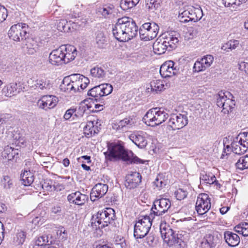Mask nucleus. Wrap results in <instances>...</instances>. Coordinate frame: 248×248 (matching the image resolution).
Returning a JSON list of instances; mask_svg holds the SVG:
<instances>
[{
  "label": "nucleus",
  "mask_w": 248,
  "mask_h": 248,
  "mask_svg": "<svg viewBox=\"0 0 248 248\" xmlns=\"http://www.w3.org/2000/svg\"><path fill=\"white\" fill-rule=\"evenodd\" d=\"M138 28L135 22L128 17L119 18L112 29L115 38L120 42H127L138 34Z\"/></svg>",
  "instance_id": "obj_1"
},
{
  "label": "nucleus",
  "mask_w": 248,
  "mask_h": 248,
  "mask_svg": "<svg viewBox=\"0 0 248 248\" xmlns=\"http://www.w3.org/2000/svg\"><path fill=\"white\" fill-rule=\"evenodd\" d=\"M169 117L167 110L163 108H155L148 110L143 117L147 125L155 127L165 122Z\"/></svg>",
  "instance_id": "obj_2"
},
{
  "label": "nucleus",
  "mask_w": 248,
  "mask_h": 248,
  "mask_svg": "<svg viewBox=\"0 0 248 248\" xmlns=\"http://www.w3.org/2000/svg\"><path fill=\"white\" fill-rule=\"evenodd\" d=\"M115 217V211L111 208L98 211L96 215L93 217L92 225L96 229H102L108 226Z\"/></svg>",
  "instance_id": "obj_3"
},
{
  "label": "nucleus",
  "mask_w": 248,
  "mask_h": 248,
  "mask_svg": "<svg viewBox=\"0 0 248 248\" xmlns=\"http://www.w3.org/2000/svg\"><path fill=\"white\" fill-rule=\"evenodd\" d=\"M154 218L151 216L142 217L135 224L134 236L136 239L145 237L149 232L152 226V221Z\"/></svg>",
  "instance_id": "obj_4"
},
{
  "label": "nucleus",
  "mask_w": 248,
  "mask_h": 248,
  "mask_svg": "<svg viewBox=\"0 0 248 248\" xmlns=\"http://www.w3.org/2000/svg\"><path fill=\"white\" fill-rule=\"evenodd\" d=\"M232 98V94L229 92H219L217 99V105L222 108L221 112L224 114H228L233 108L235 102Z\"/></svg>",
  "instance_id": "obj_5"
},
{
  "label": "nucleus",
  "mask_w": 248,
  "mask_h": 248,
  "mask_svg": "<svg viewBox=\"0 0 248 248\" xmlns=\"http://www.w3.org/2000/svg\"><path fill=\"white\" fill-rule=\"evenodd\" d=\"M161 237L164 243L169 247L175 246L180 242L181 239L169 226L161 224L160 227Z\"/></svg>",
  "instance_id": "obj_6"
},
{
  "label": "nucleus",
  "mask_w": 248,
  "mask_h": 248,
  "mask_svg": "<svg viewBox=\"0 0 248 248\" xmlns=\"http://www.w3.org/2000/svg\"><path fill=\"white\" fill-rule=\"evenodd\" d=\"M159 26L155 22L143 24L140 28V38L145 41L155 38L158 33Z\"/></svg>",
  "instance_id": "obj_7"
},
{
  "label": "nucleus",
  "mask_w": 248,
  "mask_h": 248,
  "mask_svg": "<svg viewBox=\"0 0 248 248\" xmlns=\"http://www.w3.org/2000/svg\"><path fill=\"white\" fill-rule=\"evenodd\" d=\"M203 16V12L200 7H189L181 13H179L178 18L181 22H187L190 21L197 22Z\"/></svg>",
  "instance_id": "obj_8"
},
{
  "label": "nucleus",
  "mask_w": 248,
  "mask_h": 248,
  "mask_svg": "<svg viewBox=\"0 0 248 248\" xmlns=\"http://www.w3.org/2000/svg\"><path fill=\"white\" fill-rule=\"evenodd\" d=\"M171 206L170 201L168 199L162 198L155 201L151 209V217L155 218L165 214Z\"/></svg>",
  "instance_id": "obj_9"
},
{
  "label": "nucleus",
  "mask_w": 248,
  "mask_h": 248,
  "mask_svg": "<svg viewBox=\"0 0 248 248\" xmlns=\"http://www.w3.org/2000/svg\"><path fill=\"white\" fill-rule=\"evenodd\" d=\"M26 28V24L23 23L12 25L8 32L9 37L16 42L23 40L27 34Z\"/></svg>",
  "instance_id": "obj_10"
},
{
  "label": "nucleus",
  "mask_w": 248,
  "mask_h": 248,
  "mask_svg": "<svg viewBox=\"0 0 248 248\" xmlns=\"http://www.w3.org/2000/svg\"><path fill=\"white\" fill-rule=\"evenodd\" d=\"M27 84L31 88L43 92L49 91L52 87L51 81L45 77H40L36 79L31 78L28 80Z\"/></svg>",
  "instance_id": "obj_11"
},
{
  "label": "nucleus",
  "mask_w": 248,
  "mask_h": 248,
  "mask_svg": "<svg viewBox=\"0 0 248 248\" xmlns=\"http://www.w3.org/2000/svg\"><path fill=\"white\" fill-rule=\"evenodd\" d=\"M211 199L206 193L200 194L197 199L195 209L197 213L203 215L206 213L211 208Z\"/></svg>",
  "instance_id": "obj_12"
},
{
  "label": "nucleus",
  "mask_w": 248,
  "mask_h": 248,
  "mask_svg": "<svg viewBox=\"0 0 248 248\" xmlns=\"http://www.w3.org/2000/svg\"><path fill=\"white\" fill-rule=\"evenodd\" d=\"M59 101L58 98L53 95H45L42 96L37 101V107L45 111H48L54 108Z\"/></svg>",
  "instance_id": "obj_13"
},
{
  "label": "nucleus",
  "mask_w": 248,
  "mask_h": 248,
  "mask_svg": "<svg viewBox=\"0 0 248 248\" xmlns=\"http://www.w3.org/2000/svg\"><path fill=\"white\" fill-rule=\"evenodd\" d=\"M188 124V119L186 115L172 114L168 122V125L173 130H179L185 127Z\"/></svg>",
  "instance_id": "obj_14"
},
{
  "label": "nucleus",
  "mask_w": 248,
  "mask_h": 248,
  "mask_svg": "<svg viewBox=\"0 0 248 248\" xmlns=\"http://www.w3.org/2000/svg\"><path fill=\"white\" fill-rule=\"evenodd\" d=\"M108 155L111 159L122 158L124 160L128 159L126 152L120 144L112 143L108 146Z\"/></svg>",
  "instance_id": "obj_15"
},
{
  "label": "nucleus",
  "mask_w": 248,
  "mask_h": 248,
  "mask_svg": "<svg viewBox=\"0 0 248 248\" xmlns=\"http://www.w3.org/2000/svg\"><path fill=\"white\" fill-rule=\"evenodd\" d=\"M178 72L179 68L172 61L165 62L160 68V74L163 78H171L176 75Z\"/></svg>",
  "instance_id": "obj_16"
},
{
  "label": "nucleus",
  "mask_w": 248,
  "mask_h": 248,
  "mask_svg": "<svg viewBox=\"0 0 248 248\" xmlns=\"http://www.w3.org/2000/svg\"><path fill=\"white\" fill-rule=\"evenodd\" d=\"M73 85L74 86V93L80 92L85 89L90 83L88 78L80 74L70 75Z\"/></svg>",
  "instance_id": "obj_17"
},
{
  "label": "nucleus",
  "mask_w": 248,
  "mask_h": 248,
  "mask_svg": "<svg viewBox=\"0 0 248 248\" xmlns=\"http://www.w3.org/2000/svg\"><path fill=\"white\" fill-rule=\"evenodd\" d=\"M162 40L166 44L168 50L170 51L176 48L179 42L178 34L175 32H167L161 36Z\"/></svg>",
  "instance_id": "obj_18"
},
{
  "label": "nucleus",
  "mask_w": 248,
  "mask_h": 248,
  "mask_svg": "<svg viewBox=\"0 0 248 248\" xmlns=\"http://www.w3.org/2000/svg\"><path fill=\"white\" fill-rule=\"evenodd\" d=\"M214 58L212 55H206L202 58L198 60L194 63L193 70L195 72H200L204 71L209 67L214 62Z\"/></svg>",
  "instance_id": "obj_19"
},
{
  "label": "nucleus",
  "mask_w": 248,
  "mask_h": 248,
  "mask_svg": "<svg viewBox=\"0 0 248 248\" xmlns=\"http://www.w3.org/2000/svg\"><path fill=\"white\" fill-rule=\"evenodd\" d=\"M129 138L140 148H143L147 145V134L143 131L134 132L129 135Z\"/></svg>",
  "instance_id": "obj_20"
},
{
  "label": "nucleus",
  "mask_w": 248,
  "mask_h": 248,
  "mask_svg": "<svg viewBox=\"0 0 248 248\" xmlns=\"http://www.w3.org/2000/svg\"><path fill=\"white\" fill-rule=\"evenodd\" d=\"M62 51L64 62L68 63L75 60L78 54L77 48L72 45H66L61 46Z\"/></svg>",
  "instance_id": "obj_21"
},
{
  "label": "nucleus",
  "mask_w": 248,
  "mask_h": 248,
  "mask_svg": "<svg viewBox=\"0 0 248 248\" xmlns=\"http://www.w3.org/2000/svg\"><path fill=\"white\" fill-rule=\"evenodd\" d=\"M61 46L58 48L52 50L49 54L48 57L49 62L55 66H59L62 64H65Z\"/></svg>",
  "instance_id": "obj_22"
},
{
  "label": "nucleus",
  "mask_w": 248,
  "mask_h": 248,
  "mask_svg": "<svg viewBox=\"0 0 248 248\" xmlns=\"http://www.w3.org/2000/svg\"><path fill=\"white\" fill-rule=\"evenodd\" d=\"M108 190V186L106 184L98 183L93 188L90 194L91 200L95 201L97 198L104 196Z\"/></svg>",
  "instance_id": "obj_23"
},
{
  "label": "nucleus",
  "mask_w": 248,
  "mask_h": 248,
  "mask_svg": "<svg viewBox=\"0 0 248 248\" xmlns=\"http://www.w3.org/2000/svg\"><path fill=\"white\" fill-rule=\"evenodd\" d=\"M136 123L133 116H129L116 122L113 125V128L116 130H127L134 126Z\"/></svg>",
  "instance_id": "obj_24"
},
{
  "label": "nucleus",
  "mask_w": 248,
  "mask_h": 248,
  "mask_svg": "<svg viewBox=\"0 0 248 248\" xmlns=\"http://www.w3.org/2000/svg\"><path fill=\"white\" fill-rule=\"evenodd\" d=\"M141 181V176L137 172H132L126 177L125 186L130 189L137 187Z\"/></svg>",
  "instance_id": "obj_25"
},
{
  "label": "nucleus",
  "mask_w": 248,
  "mask_h": 248,
  "mask_svg": "<svg viewBox=\"0 0 248 248\" xmlns=\"http://www.w3.org/2000/svg\"><path fill=\"white\" fill-rule=\"evenodd\" d=\"M68 202L78 205H82L88 201V196L79 191L72 193L67 196Z\"/></svg>",
  "instance_id": "obj_26"
},
{
  "label": "nucleus",
  "mask_w": 248,
  "mask_h": 248,
  "mask_svg": "<svg viewBox=\"0 0 248 248\" xmlns=\"http://www.w3.org/2000/svg\"><path fill=\"white\" fill-rule=\"evenodd\" d=\"M170 87V84L165 81L160 79H154L151 81L150 83V87H147V90L149 92L150 89L151 91L155 93L162 92Z\"/></svg>",
  "instance_id": "obj_27"
},
{
  "label": "nucleus",
  "mask_w": 248,
  "mask_h": 248,
  "mask_svg": "<svg viewBox=\"0 0 248 248\" xmlns=\"http://www.w3.org/2000/svg\"><path fill=\"white\" fill-rule=\"evenodd\" d=\"M98 122L95 118L89 120L84 127L83 131L85 135L88 137L92 136L99 132Z\"/></svg>",
  "instance_id": "obj_28"
},
{
  "label": "nucleus",
  "mask_w": 248,
  "mask_h": 248,
  "mask_svg": "<svg viewBox=\"0 0 248 248\" xmlns=\"http://www.w3.org/2000/svg\"><path fill=\"white\" fill-rule=\"evenodd\" d=\"M200 182L202 184H215L217 188H220V185L217 181L216 177L212 173L203 171L201 173Z\"/></svg>",
  "instance_id": "obj_29"
},
{
  "label": "nucleus",
  "mask_w": 248,
  "mask_h": 248,
  "mask_svg": "<svg viewBox=\"0 0 248 248\" xmlns=\"http://www.w3.org/2000/svg\"><path fill=\"white\" fill-rule=\"evenodd\" d=\"M224 236L226 242L231 247H235L240 242L239 236L237 234L230 231L225 232L224 233Z\"/></svg>",
  "instance_id": "obj_30"
},
{
  "label": "nucleus",
  "mask_w": 248,
  "mask_h": 248,
  "mask_svg": "<svg viewBox=\"0 0 248 248\" xmlns=\"http://www.w3.org/2000/svg\"><path fill=\"white\" fill-rule=\"evenodd\" d=\"M218 243L217 237L211 234H207L201 243L202 248H215Z\"/></svg>",
  "instance_id": "obj_31"
},
{
  "label": "nucleus",
  "mask_w": 248,
  "mask_h": 248,
  "mask_svg": "<svg viewBox=\"0 0 248 248\" xmlns=\"http://www.w3.org/2000/svg\"><path fill=\"white\" fill-rule=\"evenodd\" d=\"M38 45L36 41L32 38H28L26 40L25 44L23 46L25 52L29 54L35 53L37 49Z\"/></svg>",
  "instance_id": "obj_32"
},
{
  "label": "nucleus",
  "mask_w": 248,
  "mask_h": 248,
  "mask_svg": "<svg viewBox=\"0 0 248 248\" xmlns=\"http://www.w3.org/2000/svg\"><path fill=\"white\" fill-rule=\"evenodd\" d=\"M17 93V84L16 83H10L3 87L1 90V93L5 96L11 97L15 95Z\"/></svg>",
  "instance_id": "obj_33"
},
{
  "label": "nucleus",
  "mask_w": 248,
  "mask_h": 248,
  "mask_svg": "<svg viewBox=\"0 0 248 248\" xmlns=\"http://www.w3.org/2000/svg\"><path fill=\"white\" fill-rule=\"evenodd\" d=\"M153 49L154 52L158 55L163 54L168 50L166 44H165L161 36L154 43Z\"/></svg>",
  "instance_id": "obj_34"
},
{
  "label": "nucleus",
  "mask_w": 248,
  "mask_h": 248,
  "mask_svg": "<svg viewBox=\"0 0 248 248\" xmlns=\"http://www.w3.org/2000/svg\"><path fill=\"white\" fill-rule=\"evenodd\" d=\"M72 20H69V24H71L72 30H77L79 27L85 24L87 22L86 18L79 16L78 14L77 16L74 15L72 16Z\"/></svg>",
  "instance_id": "obj_35"
},
{
  "label": "nucleus",
  "mask_w": 248,
  "mask_h": 248,
  "mask_svg": "<svg viewBox=\"0 0 248 248\" xmlns=\"http://www.w3.org/2000/svg\"><path fill=\"white\" fill-rule=\"evenodd\" d=\"M87 102V101L84 100L79 104L78 108H74L75 116L78 118H81L85 112L92 108V106L88 105Z\"/></svg>",
  "instance_id": "obj_36"
},
{
  "label": "nucleus",
  "mask_w": 248,
  "mask_h": 248,
  "mask_svg": "<svg viewBox=\"0 0 248 248\" xmlns=\"http://www.w3.org/2000/svg\"><path fill=\"white\" fill-rule=\"evenodd\" d=\"M18 155V151L17 149L7 145L5 147L4 151L2 152V156L9 160H11L14 157Z\"/></svg>",
  "instance_id": "obj_37"
},
{
  "label": "nucleus",
  "mask_w": 248,
  "mask_h": 248,
  "mask_svg": "<svg viewBox=\"0 0 248 248\" xmlns=\"http://www.w3.org/2000/svg\"><path fill=\"white\" fill-rule=\"evenodd\" d=\"M114 12V7L113 5H105L98 8L97 13L105 17H108Z\"/></svg>",
  "instance_id": "obj_38"
},
{
  "label": "nucleus",
  "mask_w": 248,
  "mask_h": 248,
  "mask_svg": "<svg viewBox=\"0 0 248 248\" xmlns=\"http://www.w3.org/2000/svg\"><path fill=\"white\" fill-rule=\"evenodd\" d=\"M22 183L25 186H30L34 181V176L30 171L24 170L21 174Z\"/></svg>",
  "instance_id": "obj_39"
},
{
  "label": "nucleus",
  "mask_w": 248,
  "mask_h": 248,
  "mask_svg": "<svg viewBox=\"0 0 248 248\" xmlns=\"http://www.w3.org/2000/svg\"><path fill=\"white\" fill-rule=\"evenodd\" d=\"M61 89L65 92H73L74 93V86L73 85L70 75L65 77L61 85Z\"/></svg>",
  "instance_id": "obj_40"
},
{
  "label": "nucleus",
  "mask_w": 248,
  "mask_h": 248,
  "mask_svg": "<svg viewBox=\"0 0 248 248\" xmlns=\"http://www.w3.org/2000/svg\"><path fill=\"white\" fill-rule=\"evenodd\" d=\"M90 75L93 78L102 79L105 78L106 72L103 68L96 66L90 70Z\"/></svg>",
  "instance_id": "obj_41"
},
{
  "label": "nucleus",
  "mask_w": 248,
  "mask_h": 248,
  "mask_svg": "<svg viewBox=\"0 0 248 248\" xmlns=\"http://www.w3.org/2000/svg\"><path fill=\"white\" fill-rule=\"evenodd\" d=\"M69 17H66L65 19H61L57 24V29L59 31L63 32H68L71 31L72 29L71 24H69Z\"/></svg>",
  "instance_id": "obj_42"
},
{
  "label": "nucleus",
  "mask_w": 248,
  "mask_h": 248,
  "mask_svg": "<svg viewBox=\"0 0 248 248\" xmlns=\"http://www.w3.org/2000/svg\"><path fill=\"white\" fill-rule=\"evenodd\" d=\"M95 43L99 48H103L106 46L107 39L103 31H99L95 33Z\"/></svg>",
  "instance_id": "obj_43"
},
{
  "label": "nucleus",
  "mask_w": 248,
  "mask_h": 248,
  "mask_svg": "<svg viewBox=\"0 0 248 248\" xmlns=\"http://www.w3.org/2000/svg\"><path fill=\"white\" fill-rule=\"evenodd\" d=\"M243 147L244 146L239 142V140H237V137L231 144L232 150L235 154L241 155L245 153L246 150L245 149H243Z\"/></svg>",
  "instance_id": "obj_44"
},
{
  "label": "nucleus",
  "mask_w": 248,
  "mask_h": 248,
  "mask_svg": "<svg viewBox=\"0 0 248 248\" xmlns=\"http://www.w3.org/2000/svg\"><path fill=\"white\" fill-rule=\"evenodd\" d=\"M240 45L239 41L237 40H230L223 44L221 47V49L226 52L229 51V50H232L237 48Z\"/></svg>",
  "instance_id": "obj_45"
},
{
  "label": "nucleus",
  "mask_w": 248,
  "mask_h": 248,
  "mask_svg": "<svg viewBox=\"0 0 248 248\" xmlns=\"http://www.w3.org/2000/svg\"><path fill=\"white\" fill-rule=\"evenodd\" d=\"M248 0H222L225 7L237 9L241 5L246 2Z\"/></svg>",
  "instance_id": "obj_46"
},
{
  "label": "nucleus",
  "mask_w": 248,
  "mask_h": 248,
  "mask_svg": "<svg viewBox=\"0 0 248 248\" xmlns=\"http://www.w3.org/2000/svg\"><path fill=\"white\" fill-rule=\"evenodd\" d=\"M234 231L244 236H248V223L241 222L234 228Z\"/></svg>",
  "instance_id": "obj_47"
},
{
  "label": "nucleus",
  "mask_w": 248,
  "mask_h": 248,
  "mask_svg": "<svg viewBox=\"0 0 248 248\" xmlns=\"http://www.w3.org/2000/svg\"><path fill=\"white\" fill-rule=\"evenodd\" d=\"M167 181L161 175L157 176L155 181L153 182V187L156 190H160L166 185Z\"/></svg>",
  "instance_id": "obj_48"
},
{
  "label": "nucleus",
  "mask_w": 248,
  "mask_h": 248,
  "mask_svg": "<svg viewBox=\"0 0 248 248\" xmlns=\"http://www.w3.org/2000/svg\"><path fill=\"white\" fill-rule=\"evenodd\" d=\"M6 133L8 134V136L13 139V142H14L16 144L18 145L20 143L22 144L23 143L24 140L20 136V134L17 131H16L15 130L13 131L8 130Z\"/></svg>",
  "instance_id": "obj_49"
},
{
  "label": "nucleus",
  "mask_w": 248,
  "mask_h": 248,
  "mask_svg": "<svg viewBox=\"0 0 248 248\" xmlns=\"http://www.w3.org/2000/svg\"><path fill=\"white\" fill-rule=\"evenodd\" d=\"M235 165L236 168L240 170L248 169V155L241 157Z\"/></svg>",
  "instance_id": "obj_50"
},
{
  "label": "nucleus",
  "mask_w": 248,
  "mask_h": 248,
  "mask_svg": "<svg viewBox=\"0 0 248 248\" xmlns=\"http://www.w3.org/2000/svg\"><path fill=\"white\" fill-rule=\"evenodd\" d=\"M26 237V232L23 231H18L14 237V242L17 245H21L24 242Z\"/></svg>",
  "instance_id": "obj_51"
},
{
  "label": "nucleus",
  "mask_w": 248,
  "mask_h": 248,
  "mask_svg": "<svg viewBox=\"0 0 248 248\" xmlns=\"http://www.w3.org/2000/svg\"><path fill=\"white\" fill-rule=\"evenodd\" d=\"M140 0H121L120 6L124 10H127L136 6Z\"/></svg>",
  "instance_id": "obj_52"
},
{
  "label": "nucleus",
  "mask_w": 248,
  "mask_h": 248,
  "mask_svg": "<svg viewBox=\"0 0 248 248\" xmlns=\"http://www.w3.org/2000/svg\"><path fill=\"white\" fill-rule=\"evenodd\" d=\"M88 95L90 96L93 97L97 100L101 97H102L101 90L100 85L96 86L88 92Z\"/></svg>",
  "instance_id": "obj_53"
},
{
  "label": "nucleus",
  "mask_w": 248,
  "mask_h": 248,
  "mask_svg": "<svg viewBox=\"0 0 248 248\" xmlns=\"http://www.w3.org/2000/svg\"><path fill=\"white\" fill-rule=\"evenodd\" d=\"M163 0H148L146 3V7L151 10H155L159 8Z\"/></svg>",
  "instance_id": "obj_54"
},
{
  "label": "nucleus",
  "mask_w": 248,
  "mask_h": 248,
  "mask_svg": "<svg viewBox=\"0 0 248 248\" xmlns=\"http://www.w3.org/2000/svg\"><path fill=\"white\" fill-rule=\"evenodd\" d=\"M237 140H239V142L244 146L246 151L248 149V132H243L240 133L237 137Z\"/></svg>",
  "instance_id": "obj_55"
},
{
  "label": "nucleus",
  "mask_w": 248,
  "mask_h": 248,
  "mask_svg": "<svg viewBox=\"0 0 248 248\" xmlns=\"http://www.w3.org/2000/svg\"><path fill=\"white\" fill-rule=\"evenodd\" d=\"M1 186L5 190L11 189L13 186V181L8 176H3L1 181Z\"/></svg>",
  "instance_id": "obj_56"
},
{
  "label": "nucleus",
  "mask_w": 248,
  "mask_h": 248,
  "mask_svg": "<svg viewBox=\"0 0 248 248\" xmlns=\"http://www.w3.org/2000/svg\"><path fill=\"white\" fill-rule=\"evenodd\" d=\"M103 96H107L111 93L113 87L111 85L108 83H104L100 85Z\"/></svg>",
  "instance_id": "obj_57"
},
{
  "label": "nucleus",
  "mask_w": 248,
  "mask_h": 248,
  "mask_svg": "<svg viewBox=\"0 0 248 248\" xmlns=\"http://www.w3.org/2000/svg\"><path fill=\"white\" fill-rule=\"evenodd\" d=\"M175 196L178 200L185 199L187 195V192L183 188H179L174 193Z\"/></svg>",
  "instance_id": "obj_58"
},
{
  "label": "nucleus",
  "mask_w": 248,
  "mask_h": 248,
  "mask_svg": "<svg viewBox=\"0 0 248 248\" xmlns=\"http://www.w3.org/2000/svg\"><path fill=\"white\" fill-rule=\"evenodd\" d=\"M12 120V116L10 114H0V125L9 123Z\"/></svg>",
  "instance_id": "obj_59"
},
{
  "label": "nucleus",
  "mask_w": 248,
  "mask_h": 248,
  "mask_svg": "<svg viewBox=\"0 0 248 248\" xmlns=\"http://www.w3.org/2000/svg\"><path fill=\"white\" fill-rule=\"evenodd\" d=\"M115 244L117 248H126L125 239L121 236H117L115 240Z\"/></svg>",
  "instance_id": "obj_60"
},
{
  "label": "nucleus",
  "mask_w": 248,
  "mask_h": 248,
  "mask_svg": "<svg viewBox=\"0 0 248 248\" xmlns=\"http://www.w3.org/2000/svg\"><path fill=\"white\" fill-rule=\"evenodd\" d=\"M8 12L7 9L0 5V23L4 21L7 18Z\"/></svg>",
  "instance_id": "obj_61"
},
{
  "label": "nucleus",
  "mask_w": 248,
  "mask_h": 248,
  "mask_svg": "<svg viewBox=\"0 0 248 248\" xmlns=\"http://www.w3.org/2000/svg\"><path fill=\"white\" fill-rule=\"evenodd\" d=\"M46 188L47 190H52L53 189H54V190H56L58 191L63 189L64 186L60 184H54L53 186V187L51 185H50L47 186Z\"/></svg>",
  "instance_id": "obj_62"
},
{
  "label": "nucleus",
  "mask_w": 248,
  "mask_h": 248,
  "mask_svg": "<svg viewBox=\"0 0 248 248\" xmlns=\"http://www.w3.org/2000/svg\"><path fill=\"white\" fill-rule=\"evenodd\" d=\"M46 241L45 237L41 236L38 237L37 239L35 241V245L42 247L44 246H46Z\"/></svg>",
  "instance_id": "obj_63"
},
{
  "label": "nucleus",
  "mask_w": 248,
  "mask_h": 248,
  "mask_svg": "<svg viewBox=\"0 0 248 248\" xmlns=\"http://www.w3.org/2000/svg\"><path fill=\"white\" fill-rule=\"evenodd\" d=\"M75 116L74 108H71L66 110L63 116V118L65 120H69L73 115Z\"/></svg>",
  "instance_id": "obj_64"
}]
</instances>
